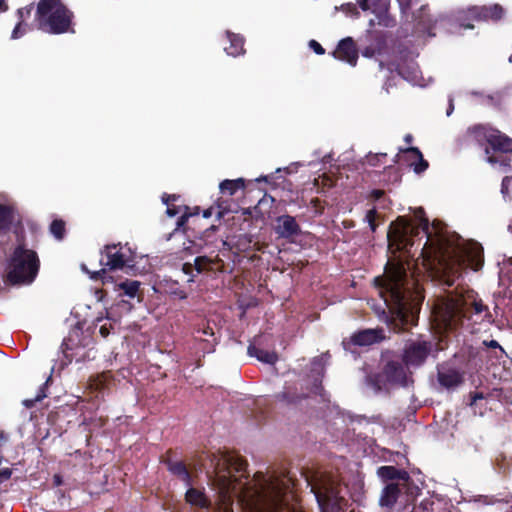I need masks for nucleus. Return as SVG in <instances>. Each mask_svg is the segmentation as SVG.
Instances as JSON below:
<instances>
[{"label": "nucleus", "mask_w": 512, "mask_h": 512, "mask_svg": "<svg viewBox=\"0 0 512 512\" xmlns=\"http://www.w3.org/2000/svg\"><path fill=\"white\" fill-rule=\"evenodd\" d=\"M380 68L397 73L401 78L415 82L418 79V65L409 51H400L392 60L384 63L380 61Z\"/></svg>", "instance_id": "9"}, {"label": "nucleus", "mask_w": 512, "mask_h": 512, "mask_svg": "<svg viewBox=\"0 0 512 512\" xmlns=\"http://www.w3.org/2000/svg\"><path fill=\"white\" fill-rule=\"evenodd\" d=\"M376 217H377V211L376 209H370L367 211L365 219L369 224V227L372 232L376 231L377 225H376Z\"/></svg>", "instance_id": "41"}, {"label": "nucleus", "mask_w": 512, "mask_h": 512, "mask_svg": "<svg viewBox=\"0 0 512 512\" xmlns=\"http://www.w3.org/2000/svg\"><path fill=\"white\" fill-rule=\"evenodd\" d=\"M467 14L473 20L497 22L503 18L505 10L500 4H492L470 7Z\"/></svg>", "instance_id": "16"}, {"label": "nucleus", "mask_w": 512, "mask_h": 512, "mask_svg": "<svg viewBox=\"0 0 512 512\" xmlns=\"http://www.w3.org/2000/svg\"><path fill=\"white\" fill-rule=\"evenodd\" d=\"M435 312L446 329L454 330L472 315L488 313V308L481 300L477 301L472 292L466 295L451 293L441 300Z\"/></svg>", "instance_id": "4"}, {"label": "nucleus", "mask_w": 512, "mask_h": 512, "mask_svg": "<svg viewBox=\"0 0 512 512\" xmlns=\"http://www.w3.org/2000/svg\"><path fill=\"white\" fill-rule=\"evenodd\" d=\"M386 153H368L366 155V162L372 167H378L386 162Z\"/></svg>", "instance_id": "38"}, {"label": "nucleus", "mask_w": 512, "mask_h": 512, "mask_svg": "<svg viewBox=\"0 0 512 512\" xmlns=\"http://www.w3.org/2000/svg\"><path fill=\"white\" fill-rule=\"evenodd\" d=\"M170 451L167 452L166 456L161 457V462L167 466L168 471L177 476L186 485H191V475L183 461H172L169 456Z\"/></svg>", "instance_id": "24"}, {"label": "nucleus", "mask_w": 512, "mask_h": 512, "mask_svg": "<svg viewBox=\"0 0 512 512\" xmlns=\"http://www.w3.org/2000/svg\"><path fill=\"white\" fill-rule=\"evenodd\" d=\"M433 350V343L426 340H411L407 342L402 354V362L406 367L422 366Z\"/></svg>", "instance_id": "11"}, {"label": "nucleus", "mask_w": 512, "mask_h": 512, "mask_svg": "<svg viewBox=\"0 0 512 512\" xmlns=\"http://www.w3.org/2000/svg\"><path fill=\"white\" fill-rule=\"evenodd\" d=\"M384 306H376L380 321L395 332L407 331L418 323L419 303H415L410 280L402 263L387 262L384 273L373 280Z\"/></svg>", "instance_id": "2"}, {"label": "nucleus", "mask_w": 512, "mask_h": 512, "mask_svg": "<svg viewBox=\"0 0 512 512\" xmlns=\"http://www.w3.org/2000/svg\"><path fill=\"white\" fill-rule=\"evenodd\" d=\"M358 5L363 11H371L372 12V4L370 0H359Z\"/></svg>", "instance_id": "49"}, {"label": "nucleus", "mask_w": 512, "mask_h": 512, "mask_svg": "<svg viewBox=\"0 0 512 512\" xmlns=\"http://www.w3.org/2000/svg\"><path fill=\"white\" fill-rule=\"evenodd\" d=\"M185 500L192 506L204 509L209 508L211 505L210 500L204 491L190 487L185 493Z\"/></svg>", "instance_id": "25"}, {"label": "nucleus", "mask_w": 512, "mask_h": 512, "mask_svg": "<svg viewBox=\"0 0 512 512\" xmlns=\"http://www.w3.org/2000/svg\"><path fill=\"white\" fill-rule=\"evenodd\" d=\"M484 138L488 144L485 149L487 160L492 164H503V160L495 154H507L512 152V138L496 129H488L484 132Z\"/></svg>", "instance_id": "10"}, {"label": "nucleus", "mask_w": 512, "mask_h": 512, "mask_svg": "<svg viewBox=\"0 0 512 512\" xmlns=\"http://www.w3.org/2000/svg\"><path fill=\"white\" fill-rule=\"evenodd\" d=\"M321 512H347L346 487L335 477L322 474L308 481Z\"/></svg>", "instance_id": "5"}, {"label": "nucleus", "mask_w": 512, "mask_h": 512, "mask_svg": "<svg viewBox=\"0 0 512 512\" xmlns=\"http://www.w3.org/2000/svg\"><path fill=\"white\" fill-rule=\"evenodd\" d=\"M461 25H462L463 27H465V28H468V29H472V28L474 27V26H473V25H471V24H464V23H462Z\"/></svg>", "instance_id": "62"}, {"label": "nucleus", "mask_w": 512, "mask_h": 512, "mask_svg": "<svg viewBox=\"0 0 512 512\" xmlns=\"http://www.w3.org/2000/svg\"><path fill=\"white\" fill-rule=\"evenodd\" d=\"M99 263L109 272L123 270L134 267L135 256L127 245L107 244L100 250Z\"/></svg>", "instance_id": "8"}, {"label": "nucleus", "mask_w": 512, "mask_h": 512, "mask_svg": "<svg viewBox=\"0 0 512 512\" xmlns=\"http://www.w3.org/2000/svg\"><path fill=\"white\" fill-rule=\"evenodd\" d=\"M8 441V435L4 431H0V445Z\"/></svg>", "instance_id": "56"}, {"label": "nucleus", "mask_w": 512, "mask_h": 512, "mask_svg": "<svg viewBox=\"0 0 512 512\" xmlns=\"http://www.w3.org/2000/svg\"><path fill=\"white\" fill-rule=\"evenodd\" d=\"M82 269L89 274L90 279L94 281L100 280L104 285L113 282V277L109 275V271L106 270V267H102L98 271H89L84 265H82Z\"/></svg>", "instance_id": "32"}, {"label": "nucleus", "mask_w": 512, "mask_h": 512, "mask_svg": "<svg viewBox=\"0 0 512 512\" xmlns=\"http://www.w3.org/2000/svg\"><path fill=\"white\" fill-rule=\"evenodd\" d=\"M372 4V13L381 19L388 12L390 0H370Z\"/></svg>", "instance_id": "35"}, {"label": "nucleus", "mask_w": 512, "mask_h": 512, "mask_svg": "<svg viewBox=\"0 0 512 512\" xmlns=\"http://www.w3.org/2000/svg\"><path fill=\"white\" fill-rule=\"evenodd\" d=\"M12 475V469L10 468H4L0 470V483H3L4 481L10 479Z\"/></svg>", "instance_id": "48"}, {"label": "nucleus", "mask_w": 512, "mask_h": 512, "mask_svg": "<svg viewBox=\"0 0 512 512\" xmlns=\"http://www.w3.org/2000/svg\"><path fill=\"white\" fill-rule=\"evenodd\" d=\"M212 214H213V207H209L208 209H205L203 211V217L204 218H209V217L212 216Z\"/></svg>", "instance_id": "57"}, {"label": "nucleus", "mask_w": 512, "mask_h": 512, "mask_svg": "<svg viewBox=\"0 0 512 512\" xmlns=\"http://www.w3.org/2000/svg\"><path fill=\"white\" fill-rule=\"evenodd\" d=\"M198 333H201L204 336L210 337V339L215 338L214 331L210 326H206L202 330H198Z\"/></svg>", "instance_id": "50"}, {"label": "nucleus", "mask_w": 512, "mask_h": 512, "mask_svg": "<svg viewBox=\"0 0 512 512\" xmlns=\"http://www.w3.org/2000/svg\"><path fill=\"white\" fill-rule=\"evenodd\" d=\"M275 232L281 238L292 239L301 233V228L293 216L286 214L276 218Z\"/></svg>", "instance_id": "20"}, {"label": "nucleus", "mask_w": 512, "mask_h": 512, "mask_svg": "<svg viewBox=\"0 0 512 512\" xmlns=\"http://www.w3.org/2000/svg\"><path fill=\"white\" fill-rule=\"evenodd\" d=\"M24 33H25V29H22V21H19V23L13 29L11 37L13 39H17V38L21 37L22 35H24Z\"/></svg>", "instance_id": "46"}, {"label": "nucleus", "mask_w": 512, "mask_h": 512, "mask_svg": "<svg viewBox=\"0 0 512 512\" xmlns=\"http://www.w3.org/2000/svg\"><path fill=\"white\" fill-rule=\"evenodd\" d=\"M99 333L102 337L106 338L110 334V327L107 325H102L99 329Z\"/></svg>", "instance_id": "53"}, {"label": "nucleus", "mask_w": 512, "mask_h": 512, "mask_svg": "<svg viewBox=\"0 0 512 512\" xmlns=\"http://www.w3.org/2000/svg\"><path fill=\"white\" fill-rule=\"evenodd\" d=\"M140 282L137 280H128L118 284V288L123 290L124 294L130 298H134L139 290Z\"/></svg>", "instance_id": "33"}, {"label": "nucleus", "mask_w": 512, "mask_h": 512, "mask_svg": "<svg viewBox=\"0 0 512 512\" xmlns=\"http://www.w3.org/2000/svg\"><path fill=\"white\" fill-rule=\"evenodd\" d=\"M402 494L401 484H395L394 482L388 483L381 492L379 505L381 507L391 509Z\"/></svg>", "instance_id": "23"}, {"label": "nucleus", "mask_w": 512, "mask_h": 512, "mask_svg": "<svg viewBox=\"0 0 512 512\" xmlns=\"http://www.w3.org/2000/svg\"><path fill=\"white\" fill-rule=\"evenodd\" d=\"M98 422H99V426H104V425H105V423H106V419H103L102 417H100V418L98 419Z\"/></svg>", "instance_id": "61"}, {"label": "nucleus", "mask_w": 512, "mask_h": 512, "mask_svg": "<svg viewBox=\"0 0 512 512\" xmlns=\"http://www.w3.org/2000/svg\"><path fill=\"white\" fill-rule=\"evenodd\" d=\"M332 55L338 60L345 61L351 66H355L358 60V49L354 40L351 37H346L339 41Z\"/></svg>", "instance_id": "17"}, {"label": "nucleus", "mask_w": 512, "mask_h": 512, "mask_svg": "<svg viewBox=\"0 0 512 512\" xmlns=\"http://www.w3.org/2000/svg\"><path fill=\"white\" fill-rule=\"evenodd\" d=\"M478 399H483V394L481 392L471 394V404H474Z\"/></svg>", "instance_id": "55"}, {"label": "nucleus", "mask_w": 512, "mask_h": 512, "mask_svg": "<svg viewBox=\"0 0 512 512\" xmlns=\"http://www.w3.org/2000/svg\"><path fill=\"white\" fill-rule=\"evenodd\" d=\"M73 18V12L61 0H40L35 13L38 28L54 35L74 32Z\"/></svg>", "instance_id": "6"}, {"label": "nucleus", "mask_w": 512, "mask_h": 512, "mask_svg": "<svg viewBox=\"0 0 512 512\" xmlns=\"http://www.w3.org/2000/svg\"><path fill=\"white\" fill-rule=\"evenodd\" d=\"M248 354L252 357H256L259 361L266 364L273 365L278 361V355L276 352L264 350L252 344L248 346Z\"/></svg>", "instance_id": "28"}, {"label": "nucleus", "mask_w": 512, "mask_h": 512, "mask_svg": "<svg viewBox=\"0 0 512 512\" xmlns=\"http://www.w3.org/2000/svg\"><path fill=\"white\" fill-rule=\"evenodd\" d=\"M400 154L416 174L423 173L429 167L428 161L424 159L422 152L417 147L399 148V153L394 159L395 163L399 162Z\"/></svg>", "instance_id": "15"}, {"label": "nucleus", "mask_w": 512, "mask_h": 512, "mask_svg": "<svg viewBox=\"0 0 512 512\" xmlns=\"http://www.w3.org/2000/svg\"><path fill=\"white\" fill-rule=\"evenodd\" d=\"M223 265V261L216 257L214 259L208 256H198L194 259V263L186 262L182 265V272L189 277L188 282H194L197 274L203 272L214 271Z\"/></svg>", "instance_id": "14"}, {"label": "nucleus", "mask_w": 512, "mask_h": 512, "mask_svg": "<svg viewBox=\"0 0 512 512\" xmlns=\"http://www.w3.org/2000/svg\"><path fill=\"white\" fill-rule=\"evenodd\" d=\"M40 261L34 250L18 245L8 263L6 282L12 285L30 284L36 278Z\"/></svg>", "instance_id": "7"}, {"label": "nucleus", "mask_w": 512, "mask_h": 512, "mask_svg": "<svg viewBox=\"0 0 512 512\" xmlns=\"http://www.w3.org/2000/svg\"><path fill=\"white\" fill-rule=\"evenodd\" d=\"M453 109H454V106H453V103H452V100H451L450 104H449V107L447 109V115L448 116L452 113Z\"/></svg>", "instance_id": "60"}, {"label": "nucleus", "mask_w": 512, "mask_h": 512, "mask_svg": "<svg viewBox=\"0 0 512 512\" xmlns=\"http://www.w3.org/2000/svg\"><path fill=\"white\" fill-rule=\"evenodd\" d=\"M62 483H63V479H62L61 475L55 474L53 476V484H54V486L58 487V486L62 485Z\"/></svg>", "instance_id": "54"}, {"label": "nucleus", "mask_w": 512, "mask_h": 512, "mask_svg": "<svg viewBox=\"0 0 512 512\" xmlns=\"http://www.w3.org/2000/svg\"><path fill=\"white\" fill-rule=\"evenodd\" d=\"M183 209H184V212L182 213V215L179 217V219L177 220V227L178 228H182L185 226V224L187 223L188 219L192 216H195V215H198L199 214V211H200V208L199 207H195L193 209V211L191 210L190 207L188 206H183Z\"/></svg>", "instance_id": "39"}, {"label": "nucleus", "mask_w": 512, "mask_h": 512, "mask_svg": "<svg viewBox=\"0 0 512 512\" xmlns=\"http://www.w3.org/2000/svg\"><path fill=\"white\" fill-rule=\"evenodd\" d=\"M398 2H399L401 13L403 14V16L406 17V21H409L408 20L409 10L411 9L412 0H398ZM427 11H428L427 5L421 6L417 12L412 13L410 15V17H411L410 21L415 22L418 27H423V28L428 27L431 23V19H430L429 14L426 13Z\"/></svg>", "instance_id": "21"}, {"label": "nucleus", "mask_w": 512, "mask_h": 512, "mask_svg": "<svg viewBox=\"0 0 512 512\" xmlns=\"http://www.w3.org/2000/svg\"><path fill=\"white\" fill-rule=\"evenodd\" d=\"M401 490L405 494V502H413L420 493V489L410 478L409 483L401 484Z\"/></svg>", "instance_id": "34"}, {"label": "nucleus", "mask_w": 512, "mask_h": 512, "mask_svg": "<svg viewBox=\"0 0 512 512\" xmlns=\"http://www.w3.org/2000/svg\"><path fill=\"white\" fill-rule=\"evenodd\" d=\"M509 62L512 63V55L509 57Z\"/></svg>", "instance_id": "64"}, {"label": "nucleus", "mask_w": 512, "mask_h": 512, "mask_svg": "<svg viewBox=\"0 0 512 512\" xmlns=\"http://www.w3.org/2000/svg\"><path fill=\"white\" fill-rule=\"evenodd\" d=\"M415 218L419 222L418 226L402 216L390 224L387 235L389 246L395 247L397 251L410 253L414 245L413 238L422 231L427 240L422 247L421 255L434 265L435 277L440 284L447 287L453 286L465 269L471 268L474 271L481 269L484 263L481 245L466 241L458 234L448 235L437 231L435 221L432 226L436 232L432 236L429 219L422 207L415 211Z\"/></svg>", "instance_id": "1"}, {"label": "nucleus", "mask_w": 512, "mask_h": 512, "mask_svg": "<svg viewBox=\"0 0 512 512\" xmlns=\"http://www.w3.org/2000/svg\"><path fill=\"white\" fill-rule=\"evenodd\" d=\"M276 397H277L280 401L287 402V403H289V404L297 403V402H299L302 398H304L303 396L298 395V394H296V393H292V392H290V391H283V392L279 393Z\"/></svg>", "instance_id": "40"}, {"label": "nucleus", "mask_w": 512, "mask_h": 512, "mask_svg": "<svg viewBox=\"0 0 512 512\" xmlns=\"http://www.w3.org/2000/svg\"><path fill=\"white\" fill-rule=\"evenodd\" d=\"M219 188L222 194L233 196L238 190L245 189V180L243 178L234 180L226 179L220 183Z\"/></svg>", "instance_id": "29"}, {"label": "nucleus", "mask_w": 512, "mask_h": 512, "mask_svg": "<svg viewBox=\"0 0 512 512\" xmlns=\"http://www.w3.org/2000/svg\"><path fill=\"white\" fill-rule=\"evenodd\" d=\"M464 372L448 363L437 365V382L446 390H454L464 383Z\"/></svg>", "instance_id": "13"}, {"label": "nucleus", "mask_w": 512, "mask_h": 512, "mask_svg": "<svg viewBox=\"0 0 512 512\" xmlns=\"http://www.w3.org/2000/svg\"><path fill=\"white\" fill-rule=\"evenodd\" d=\"M217 206H218V212H217V217L220 219L222 217H224L225 214H227L230 210L227 208V207H224L222 206L221 203H217Z\"/></svg>", "instance_id": "51"}, {"label": "nucleus", "mask_w": 512, "mask_h": 512, "mask_svg": "<svg viewBox=\"0 0 512 512\" xmlns=\"http://www.w3.org/2000/svg\"><path fill=\"white\" fill-rule=\"evenodd\" d=\"M340 9H341V11H343L347 15H351V16H355V17L359 16V12L357 10V6L354 3L342 4Z\"/></svg>", "instance_id": "42"}, {"label": "nucleus", "mask_w": 512, "mask_h": 512, "mask_svg": "<svg viewBox=\"0 0 512 512\" xmlns=\"http://www.w3.org/2000/svg\"><path fill=\"white\" fill-rule=\"evenodd\" d=\"M507 181H508V177H505L502 181V191L504 190V185L506 184Z\"/></svg>", "instance_id": "63"}, {"label": "nucleus", "mask_w": 512, "mask_h": 512, "mask_svg": "<svg viewBox=\"0 0 512 512\" xmlns=\"http://www.w3.org/2000/svg\"><path fill=\"white\" fill-rule=\"evenodd\" d=\"M368 45L363 50L364 57L381 54L387 47V37L384 31L369 30L366 34Z\"/></svg>", "instance_id": "19"}, {"label": "nucleus", "mask_w": 512, "mask_h": 512, "mask_svg": "<svg viewBox=\"0 0 512 512\" xmlns=\"http://www.w3.org/2000/svg\"><path fill=\"white\" fill-rule=\"evenodd\" d=\"M309 47L318 55H323L325 53V49L316 40H310Z\"/></svg>", "instance_id": "45"}, {"label": "nucleus", "mask_w": 512, "mask_h": 512, "mask_svg": "<svg viewBox=\"0 0 512 512\" xmlns=\"http://www.w3.org/2000/svg\"><path fill=\"white\" fill-rule=\"evenodd\" d=\"M196 340H199V349L203 353H212L215 351V346L217 344L216 338L208 339V338H202L201 336H197Z\"/></svg>", "instance_id": "37"}, {"label": "nucleus", "mask_w": 512, "mask_h": 512, "mask_svg": "<svg viewBox=\"0 0 512 512\" xmlns=\"http://www.w3.org/2000/svg\"><path fill=\"white\" fill-rule=\"evenodd\" d=\"M33 9V5H29L25 8H21L18 10V15H19V18H20V21H23V18L26 16V17H29L30 14H31V11Z\"/></svg>", "instance_id": "47"}, {"label": "nucleus", "mask_w": 512, "mask_h": 512, "mask_svg": "<svg viewBox=\"0 0 512 512\" xmlns=\"http://www.w3.org/2000/svg\"><path fill=\"white\" fill-rule=\"evenodd\" d=\"M165 292L180 300L187 298L186 291L182 288L178 281L172 279H165L163 283Z\"/></svg>", "instance_id": "30"}, {"label": "nucleus", "mask_w": 512, "mask_h": 512, "mask_svg": "<svg viewBox=\"0 0 512 512\" xmlns=\"http://www.w3.org/2000/svg\"><path fill=\"white\" fill-rule=\"evenodd\" d=\"M16 210L13 206L0 204V234H6L10 231L15 220Z\"/></svg>", "instance_id": "27"}, {"label": "nucleus", "mask_w": 512, "mask_h": 512, "mask_svg": "<svg viewBox=\"0 0 512 512\" xmlns=\"http://www.w3.org/2000/svg\"><path fill=\"white\" fill-rule=\"evenodd\" d=\"M377 475L384 481H393L395 484L409 483L410 475L403 469H398L395 466H381L377 469Z\"/></svg>", "instance_id": "22"}, {"label": "nucleus", "mask_w": 512, "mask_h": 512, "mask_svg": "<svg viewBox=\"0 0 512 512\" xmlns=\"http://www.w3.org/2000/svg\"><path fill=\"white\" fill-rule=\"evenodd\" d=\"M404 141L407 143V144H411L412 141H413V136L411 134H406L405 137H404Z\"/></svg>", "instance_id": "58"}, {"label": "nucleus", "mask_w": 512, "mask_h": 512, "mask_svg": "<svg viewBox=\"0 0 512 512\" xmlns=\"http://www.w3.org/2000/svg\"><path fill=\"white\" fill-rule=\"evenodd\" d=\"M65 222L62 219H55L50 224V233L57 239L62 240L65 236Z\"/></svg>", "instance_id": "36"}, {"label": "nucleus", "mask_w": 512, "mask_h": 512, "mask_svg": "<svg viewBox=\"0 0 512 512\" xmlns=\"http://www.w3.org/2000/svg\"><path fill=\"white\" fill-rule=\"evenodd\" d=\"M179 198H180V196L174 195V194L173 195L165 194L162 197L163 202L167 205V211L166 212H167V214L170 217L176 216L177 214L182 212V210L184 211L183 206L175 204V202L178 201Z\"/></svg>", "instance_id": "31"}, {"label": "nucleus", "mask_w": 512, "mask_h": 512, "mask_svg": "<svg viewBox=\"0 0 512 512\" xmlns=\"http://www.w3.org/2000/svg\"><path fill=\"white\" fill-rule=\"evenodd\" d=\"M229 46L225 47L224 50L230 56L237 57L245 53L244 43L245 39L239 34H235L227 31L226 33Z\"/></svg>", "instance_id": "26"}, {"label": "nucleus", "mask_w": 512, "mask_h": 512, "mask_svg": "<svg viewBox=\"0 0 512 512\" xmlns=\"http://www.w3.org/2000/svg\"><path fill=\"white\" fill-rule=\"evenodd\" d=\"M382 371L388 383L407 386L408 377L403 362L401 363L394 360L388 361Z\"/></svg>", "instance_id": "18"}, {"label": "nucleus", "mask_w": 512, "mask_h": 512, "mask_svg": "<svg viewBox=\"0 0 512 512\" xmlns=\"http://www.w3.org/2000/svg\"><path fill=\"white\" fill-rule=\"evenodd\" d=\"M216 480L220 486L224 502H228L224 512H233L230 503V494L237 495L239 500L250 512H270L267 509V495L262 478L258 472L254 475L255 483L246 482L240 485L242 477L248 478L247 462L238 454L228 451H218L211 460Z\"/></svg>", "instance_id": "3"}, {"label": "nucleus", "mask_w": 512, "mask_h": 512, "mask_svg": "<svg viewBox=\"0 0 512 512\" xmlns=\"http://www.w3.org/2000/svg\"><path fill=\"white\" fill-rule=\"evenodd\" d=\"M8 9V6L5 2V0H0V10L1 11H6Z\"/></svg>", "instance_id": "59"}, {"label": "nucleus", "mask_w": 512, "mask_h": 512, "mask_svg": "<svg viewBox=\"0 0 512 512\" xmlns=\"http://www.w3.org/2000/svg\"><path fill=\"white\" fill-rule=\"evenodd\" d=\"M385 192L380 189H374L371 191V197L375 200H379L384 196Z\"/></svg>", "instance_id": "52"}, {"label": "nucleus", "mask_w": 512, "mask_h": 512, "mask_svg": "<svg viewBox=\"0 0 512 512\" xmlns=\"http://www.w3.org/2000/svg\"><path fill=\"white\" fill-rule=\"evenodd\" d=\"M483 345H485L488 348L498 349L500 354L499 355L496 354L497 358H502V356L506 354L505 350L501 347V345L496 340H490V341L485 340V341H483Z\"/></svg>", "instance_id": "43"}, {"label": "nucleus", "mask_w": 512, "mask_h": 512, "mask_svg": "<svg viewBox=\"0 0 512 512\" xmlns=\"http://www.w3.org/2000/svg\"><path fill=\"white\" fill-rule=\"evenodd\" d=\"M44 397H46L45 394L39 393L34 399H25L23 401V405L28 409L33 408L35 406L36 402L41 401Z\"/></svg>", "instance_id": "44"}, {"label": "nucleus", "mask_w": 512, "mask_h": 512, "mask_svg": "<svg viewBox=\"0 0 512 512\" xmlns=\"http://www.w3.org/2000/svg\"><path fill=\"white\" fill-rule=\"evenodd\" d=\"M382 329H363L342 340L344 350L353 352L354 346L365 347L379 343L383 339Z\"/></svg>", "instance_id": "12"}]
</instances>
